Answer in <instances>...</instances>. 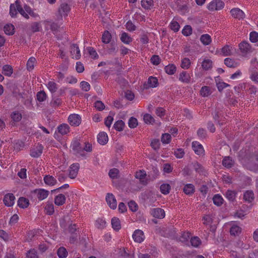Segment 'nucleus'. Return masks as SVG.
Listing matches in <instances>:
<instances>
[{
    "instance_id": "nucleus-62",
    "label": "nucleus",
    "mask_w": 258,
    "mask_h": 258,
    "mask_svg": "<svg viewBox=\"0 0 258 258\" xmlns=\"http://www.w3.org/2000/svg\"><path fill=\"white\" fill-rule=\"evenodd\" d=\"M249 39L251 42L255 43L258 41V33L253 31L249 34Z\"/></svg>"
},
{
    "instance_id": "nucleus-51",
    "label": "nucleus",
    "mask_w": 258,
    "mask_h": 258,
    "mask_svg": "<svg viewBox=\"0 0 258 258\" xmlns=\"http://www.w3.org/2000/svg\"><path fill=\"white\" fill-rule=\"evenodd\" d=\"M68 252L66 249L63 247H61L57 250V255L59 258H65L67 257Z\"/></svg>"
},
{
    "instance_id": "nucleus-37",
    "label": "nucleus",
    "mask_w": 258,
    "mask_h": 258,
    "mask_svg": "<svg viewBox=\"0 0 258 258\" xmlns=\"http://www.w3.org/2000/svg\"><path fill=\"white\" fill-rule=\"evenodd\" d=\"M176 71V67L174 64H169L165 67V72L169 75H173Z\"/></svg>"
},
{
    "instance_id": "nucleus-8",
    "label": "nucleus",
    "mask_w": 258,
    "mask_h": 258,
    "mask_svg": "<svg viewBox=\"0 0 258 258\" xmlns=\"http://www.w3.org/2000/svg\"><path fill=\"white\" fill-rule=\"evenodd\" d=\"M71 147L76 154L82 155L83 151V148L81 147L80 141L77 139H74L71 144Z\"/></svg>"
},
{
    "instance_id": "nucleus-11",
    "label": "nucleus",
    "mask_w": 258,
    "mask_h": 258,
    "mask_svg": "<svg viewBox=\"0 0 258 258\" xmlns=\"http://www.w3.org/2000/svg\"><path fill=\"white\" fill-rule=\"evenodd\" d=\"M106 201L110 208L115 209L117 206L116 200L112 194L108 193L106 196Z\"/></svg>"
},
{
    "instance_id": "nucleus-28",
    "label": "nucleus",
    "mask_w": 258,
    "mask_h": 258,
    "mask_svg": "<svg viewBox=\"0 0 258 258\" xmlns=\"http://www.w3.org/2000/svg\"><path fill=\"white\" fill-rule=\"evenodd\" d=\"M241 231V228L235 223L231 224V227L230 229V234L232 235H238Z\"/></svg>"
},
{
    "instance_id": "nucleus-63",
    "label": "nucleus",
    "mask_w": 258,
    "mask_h": 258,
    "mask_svg": "<svg viewBox=\"0 0 258 258\" xmlns=\"http://www.w3.org/2000/svg\"><path fill=\"white\" fill-rule=\"evenodd\" d=\"M46 98V94L44 91H40L37 94V99L39 102L44 101Z\"/></svg>"
},
{
    "instance_id": "nucleus-61",
    "label": "nucleus",
    "mask_w": 258,
    "mask_h": 258,
    "mask_svg": "<svg viewBox=\"0 0 258 258\" xmlns=\"http://www.w3.org/2000/svg\"><path fill=\"white\" fill-rule=\"evenodd\" d=\"M250 80L256 84H258V72L251 71L249 76Z\"/></svg>"
},
{
    "instance_id": "nucleus-40",
    "label": "nucleus",
    "mask_w": 258,
    "mask_h": 258,
    "mask_svg": "<svg viewBox=\"0 0 258 258\" xmlns=\"http://www.w3.org/2000/svg\"><path fill=\"white\" fill-rule=\"evenodd\" d=\"M111 225L112 228L115 230H118L120 229L121 226L118 218L113 217L111 220Z\"/></svg>"
},
{
    "instance_id": "nucleus-18",
    "label": "nucleus",
    "mask_w": 258,
    "mask_h": 258,
    "mask_svg": "<svg viewBox=\"0 0 258 258\" xmlns=\"http://www.w3.org/2000/svg\"><path fill=\"white\" fill-rule=\"evenodd\" d=\"M37 198L39 201L45 199L49 195V191L44 189L40 188L35 191Z\"/></svg>"
},
{
    "instance_id": "nucleus-20",
    "label": "nucleus",
    "mask_w": 258,
    "mask_h": 258,
    "mask_svg": "<svg viewBox=\"0 0 258 258\" xmlns=\"http://www.w3.org/2000/svg\"><path fill=\"white\" fill-rule=\"evenodd\" d=\"M244 201L248 203H251L254 199V193L251 190H247L243 194Z\"/></svg>"
},
{
    "instance_id": "nucleus-29",
    "label": "nucleus",
    "mask_w": 258,
    "mask_h": 258,
    "mask_svg": "<svg viewBox=\"0 0 258 258\" xmlns=\"http://www.w3.org/2000/svg\"><path fill=\"white\" fill-rule=\"evenodd\" d=\"M44 181L45 183L49 186H53L55 185L57 181L52 176L46 175L44 177Z\"/></svg>"
},
{
    "instance_id": "nucleus-33",
    "label": "nucleus",
    "mask_w": 258,
    "mask_h": 258,
    "mask_svg": "<svg viewBox=\"0 0 258 258\" xmlns=\"http://www.w3.org/2000/svg\"><path fill=\"white\" fill-rule=\"evenodd\" d=\"M183 191L186 195H191L195 191V186L192 184H186L184 188Z\"/></svg>"
},
{
    "instance_id": "nucleus-17",
    "label": "nucleus",
    "mask_w": 258,
    "mask_h": 258,
    "mask_svg": "<svg viewBox=\"0 0 258 258\" xmlns=\"http://www.w3.org/2000/svg\"><path fill=\"white\" fill-rule=\"evenodd\" d=\"M221 52L224 56L232 55L236 52V49L229 45H225L221 49Z\"/></svg>"
},
{
    "instance_id": "nucleus-25",
    "label": "nucleus",
    "mask_w": 258,
    "mask_h": 258,
    "mask_svg": "<svg viewBox=\"0 0 258 258\" xmlns=\"http://www.w3.org/2000/svg\"><path fill=\"white\" fill-rule=\"evenodd\" d=\"M58 132L62 135L67 134L70 132V126L66 123H63L57 127Z\"/></svg>"
},
{
    "instance_id": "nucleus-27",
    "label": "nucleus",
    "mask_w": 258,
    "mask_h": 258,
    "mask_svg": "<svg viewBox=\"0 0 258 258\" xmlns=\"http://www.w3.org/2000/svg\"><path fill=\"white\" fill-rule=\"evenodd\" d=\"M158 85V79L156 77H150L148 80L147 82V86L146 87L147 88H155Z\"/></svg>"
},
{
    "instance_id": "nucleus-42",
    "label": "nucleus",
    "mask_w": 258,
    "mask_h": 258,
    "mask_svg": "<svg viewBox=\"0 0 258 258\" xmlns=\"http://www.w3.org/2000/svg\"><path fill=\"white\" fill-rule=\"evenodd\" d=\"M111 39V35L108 31H105L102 36V41L104 43L108 44Z\"/></svg>"
},
{
    "instance_id": "nucleus-48",
    "label": "nucleus",
    "mask_w": 258,
    "mask_h": 258,
    "mask_svg": "<svg viewBox=\"0 0 258 258\" xmlns=\"http://www.w3.org/2000/svg\"><path fill=\"white\" fill-rule=\"evenodd\" d=\"M201 95L203 97H207L211 94L210 88L208 86H204L202 87L200 91Z\"/></svg>"
},
{
    "instance_id": "nucleus-44",
    "label": "nucleus",
    "mask_w": 258,
    "mask_h": 258,
    "mask_svg": "<svg viewBox=\"0 0 258 258\" xmlns=\"http://www.w3.org/2000/svg\"><path fill=\"white\" fill-rule=\"evenodd\" d=\"M171 187L169 184L163 183L160 186V191L162 194L167 195L169 193Z\"/></svg>"
},
{
    "instance_id": "nucleus-4",
    "label": "nucleus",
    "mask_w": 258,
    "mask_h": 258,
    "mask_svg": "<svg viewBox=\"0 0 258 258\" xmlns=\"http://www.w3.org/2000/svg\"><path fill=\"white\" fill-rule=\"evenodd\" d=\"M71 10L70 6L67 3H64L60 4L58 9V14L59 16L62 18L66 17L68 16Z\"/></svg>"
},
{
    "instance_id": "nucleus-22",
    "label": "nucleus",
    "mask_w": 258,
    "mask_h": 258,
    "mask_svg": "<svg viewBox=\"0 0 258 258\" xmlns=\"http://www.w3.org/2000/svg\"><path fill=\"white\" fill-rule=\"evenodd\" d=\"M97 141L100 144L105 145L108 141L107 134L105 132L100 133L97 136Z\"/></svg>"
},
{
    "instance_id": "nucleus-54",
    "label": "nucleus",
    "mask_w": 258,
    "mask_h": 258,
    "mask_svg": "<svg viewBox=\"0 0 258 258\" xmlns=\"http://www.w3.org/2000/svg\"><path fill=\"white\" fill-rule=\"evenodd\" d=\"M108 174L111 178H117L119 174V170L116 168H112L109 170Z\"/></svg>"
},
{
    "instance_id": "nucleus-36",
    "label": "nucleus",
    "mask_w": 258,
    "mask_h": 258,
    "mask_svg": "<svg viewBox=\"0 0 258 258\" xmlns=\"http://www.w3.org/2000/svg\"><path fill=\"white\" fill-rule=\"evenodd\" d=\"M191 61L188 58L184 57L181 59L180 67L181 68L187 70L189 68Z\"/></svg>"
},
{
    "instance_id": "nucleus-3",
    "label": "nucleus",
    "mask_w": 258,
    "mask_h": 258,
    "mask_svg": "<svg viewBox=\"0 0 258 258\" xmlns=\"http://www.w3.org/2000/svg\"><path fill=\"white\" fill-rule=\"evenodd\" d=\"M239 49L243 56H246L253 51L251 45L246 41H243L239 44Z\"/></svg>"
},
{
    "instance_id": "nucleus-58",
    "label": "nucleus",
    "mask_w": 258,
    "mask_h": 258,
    "mask_svg": "<svg viewBox=\"0 0 258 258\" xmlns=\"http://www.w3.org/2000/svg\"><path fill=\"white\" fill-rule=\"evenodd\" d=\"M203 221L205 225H210L213 222V217L210 215H206L203 218Z\"/></svg>"
},
{
    "instance_id": "nucleus-6",
    "label": "nucleus",
    "mask_w": 258,
    "mask_h": 258,
    "mask_svg": "<svg viewBox=\"0 0 258 258\" xmlns=\"http://www.w3.org/2000/svg\"><path fill=\"white\" fill-rule=\"evenodd\" d=\"M68 121L72 126H77L81 122V117L77 114H72L68 117Z\"/></svg>"
},
{
    "instance_id": "nucleus-31",
    "label": "nucleus",
    "mask_w": 258,
    "mask_h": 258,
    "mask_svg": "<svg viewBox=\"0 0 258 258\" xmlns=\"http://www.w3.org/2000/svg\"><path fill=\"white\" fill-rule=\"evenodd\" d=\"M200 41L204 45H208L212 42V39L209 34H206L201 35Z\"/></svg>"
},
{
    "instance_id": "nucleus-57",
    "label": "nucleus",
    "mask_w": 258,
    "mask_h": 258,
    "mask_svg": "<svg viewBox=\"0 0 258 258\" xmlns=\"http://www.w3.org/2000/svg\"><path fill=\"white\" fill-rule=\"evenodd\" d=\"M171 141V135L169 134L165 133L162 135L161 141L163 144H168Z\"/></svg>"
},
{
    "instance_id": "nucleus-47",
    "label": "nucleus",
    "mask_w": 258,
    "mask_h": 258,
    "mask_svg": "<svg viewBox=\"0 0 258 258\" xmlns=\"http://www.w3.org/2000/svg\"><path fill=\"white\" fill-rule=\"evenodd\" d=\"M142 6L146 9H150L153 6V0H142L141 1Z\"/></svg>"
},
{
    "instance_id": "nucleus-59",
    "label": "nucleus",
    "mask_w": 258,
    "mask_h": 258,
    "mask_svg": "<svg viewBox=\"0 0 258 258\" xmlns=\"http://www.w3.org/2000/svg\"><path fill=\"white\" fill-rule=\"evenodd\" d=\"M80 87L84 91L87 92L90 89V85L89 83L86 81H82L80 83Z\"/></svg>"
},
{
    "instance_id": "nucleus-10",
    "label": "nucleus",
    "mask_w": 258,
    "mask_h": 258,
    "mask_svg": "<svg viewBox=\"0 0 258 258\" xmlns=\"http://www.w3.org/2000/svg\"><path fill=\"white\" fill-rule=\"evenodd\" d=\"M43 150V147L41 144H38L35 147L30 150V156L34 158H38L41 156Z\"/></svg>"
},
{
    "instance_id": "nucleus-14",
    "label": "nucleus",
    "mask_w": 258,
    "mask_h": 258,
    "mask_svg": "<svg viewBox=\"0 0 258 258\" xmlns=\"http://www.w3.org/2000/svg\"><path fill=\"white\" fill-rule=\"evenodd\" d=\"M71 54L73 58L79 59L80 58L81 52L78 45L74 44L71 45Z\"/></svg>"
},
{
    "instance_id": "nucleus-35",
    "label": "nucleus",
    "mask_w": 258,
    "mask_h": 258,
    "mask_svg": "<svg viewBox=\"0 0 258 258\" xmlns=\"http://www.w3.org/2000/svg\"><path fill=\"white\" fill-rule=\"evenodd\" d=\"M226 198L230 201L235 200L236 196V192L234 190H228L225 194Z\"/></svg>"
},
{
    "instance_id": "nucleus-2",
    "label": "nucleus",
    "mask_w": 258,
    "mask_h": 258,
    "mask_svg": "<svg viewBox=\"0 0 258 258\" xmlns=\"http://www.w3.org/2000/svg\"><path fill=\"white\" fill-rule=\"evenodd\" d=\"M225 6L224 3L221 0H214L210 2L207 6L209 11H219L222 10Z\"/></svg>"
},
{
    "instance_id": "nucleus-24",
    "label": "nucleus",
    "mask_w": 258,
    "mask_h": 258,
    "mask_svg": "<svg viewBox=\"0 0 258 258\" xmlns=\"http://www.w3.org/2000/svg\"><path fill=\"white\" fill-rule=\"evenodd\" d=\"M120 39L121 42L125 44H129L133 41V38L126 32H122L120 34Z\"/></svg>"
},
{
    "instance_id": "nucleus-34",
    "label": "nucleus",
    "mask_w": 258,
    "mask_h": 258,
    "mask_svg": "<svg viewBox=\"0 0 258 258\" xmlns=\"http://www.w3.org/2000/svg\"><path fill=\"white\" fill-rule=\"evenodd\" d=\"M11 118L14 122L20 121L22 119V114L18 111H15L11 114Z\"/></svg>"
},
{
    "instance_id": "nucleus-41",
    "label": "nucleus",
    "mask_w": 258,
    "mask_h": 258,
    "mask_svg": "<svg viewBox=\"0 0 258 258\" xmlns=\"http://www.w3.org/2000/svg\"><path fill=\"white\" fill-rule=\"evenodd\" d=\"M95 226L100 229H102L106 227V222L103 218H98L95 222Z\"/></svg>"
},
{
    "instance_id": "nucleus-32",
    "label": "nucleus",
    "mask_w": 258,
    "mask_h": 258,
    "mask_svg": "<svg viewBox=\"0 0 258 258\" xmlns=\"http://www.w3.org/2000/svg\"><path fill=\"white\" fill-rule=\"evenodd\" d=\"M29 204V201L26 198L21 197L20 198L18 201V206L22 208H27Z\"/></svg>"
},
{
    "instance_id": "nucleus-9",
    "label": "nucleus",
    "mask_w": 258,
    "mask_h": 258,
    "mask_svg": "<svg viewBox=\"0 0 258 258\" xmlns=\"http://www.w3.org/2000/svg\"><path fill=\"white\" fill-rule=\"evenodd\" d=\"M192 148L197 155L200 156H203L204 155L205 150L202 145L199 142L197 141L192 142Z\"/></svg>"
},
{
    "instance_id": "nucleus-16",
    "label": "nucleus",
    "mask_w": 258,
    "mask_h": 258,
    "mask_svg": "<svg viewBox=\"0 0 258 258\" xmlns=\"http://www.w3.org/2000/svg\"><path fill=\"white\" fill-rule=\"evenodd\" d=\"M15 197L13 194H8L5 195L4 202L6 206L11 207L15 203Z\"/></svg>"
},
{
    "instance_id": "nucleus-19",
    "label": "nucleus",
    "mask_w": 258,
    "mask_h": 258,
    "mask_svg": "<svg viewBox=\"0 0 258 258\" xmlns=\"http://www.w3.org/2000/svg\"><path fill=\"white\" fill-rule=\"evenodd\" d=\"M44 212L48 215H52L54 213V205L52 201H48L44 207Z\"/></svg>"
},
{
    "instance_id": "nucleus-38",
    "label": "nucleus",
    "mask_w": 258,
    "mask_h": 258,
    "mask_svg": "<svg viewBox=\"0 0 258 258\" xmlns=\"http://www.w3.org/2000/svg\"><path fill=\"white\" fill-rule=\"evenodd\" d=\"M234 162L230 157H225L222 160V164L226 168H230L233 165Z\"/></svg>"
},
{
    "instance_id": "nucleus-5",
    "label": "nucleus",
    "mask_w": 258,
    "mask_h": 258,
    "mask_svg": "<svg viewBox=\"0 0 258 258\" xmlns=\"http://www.w3.org/2000/svg\"><path fill=\"white\" fill-rule=\"evenodd\" d=\"M230 13L232 17L234 19L242 20L245 17V15L243 11L238 8H234L230 10Z\"/></svg>"
},
{
    "instance_id": "nucleus-12",
    "label": "nucleus",
    "mask_w": 258,
    "mask_h": 258,
    "mask_svg": "<svg viewBox=\"0 0 258 258\" xmlns=\"http://www.w3.org/2000/svg\"><path fill=\"white\" fill-rule=\"evenodd\" d=\"M80 168L79 164L78 163H74L70 167L69 169V177L72 179L75 178L78 173Z\"/></svg>"
},
{
    "instance_id": "nucleus-46",
    "label": "nucleus",
    "mask_w": 258,
    "mask_h": 258,
    "mask_svg": "<svg viewBox=\"0 0 258 258\" xmlns=\"http://www.w3.org/2000/svg\"><path fill=\"white\" fill-rule=\"evenodd\" d=\"M3 73L5 75L7 76H10L13 74V69L10 65H5L3 67Z\"/></svg>"
},
{
    "instance_id": "nucleus-56",
    "label": "nucleus",
    "mask_w": 258,
    "mask_h": 258,
    "mask_svg": "<svg viewBox=\"0 0 258 258\" xmlns=\"http://www.w3.org/2000/svg\"><path fill=\"white\" fill-rule=\"evenodd\" d=\"M61 104V100L59 98H54L50 102V105L53 107H57Z\"/></svg>"
},
{
    "instance_id": "nucleus-64",
    "label": "nucleus",
    "mask_w": 258,
    "mask_h": 258,
    "mask_svg": "<svg viewBox=\"0 0 258 258\" xmlns=\"http://www.w3.org/2000/svg\"><path fill=\"white\" fill-rule=\"evenodd\" d=\"M27 258H38L36 250L34 249H30L27 253Z\"/></svg>"
},
{
    "instance_id": "nucleus-55",
    "label": "nucleus",
    "mask_w": 258,
    "mask_h": 258,
    "mask_svg": "<svg viewBox=\"0 0 258 258\" xmlns=\"http://www.w3.org/2000/svg\"><path fill=\"white\" fill-rule=\"evenodd\" d=\"M145 123L148 124H152L154 122V119L153 116L149 114H146L143 117Z\"/></svg>"
},
{
    "instance_id": "nucleus-7",
    "label": "nucleus",
    "mask_w": 258,
    "mask_h": 258,
    "mask_svg": "<svg viewBox=\"0 0 258 258\" xmlns=\"http://www.w3.org/2000/svg\"><path fill=\"white\" fill-rule=\"evenodd\" d=\"M132 237L136 242L139 243L142 242L145 238L143 231L140 229L136 230L134 232Z\"/></svg>"
},
{
    "instance_id": "nucleus-26",
    "label": "nucleus",
    "mask_w": 258,
    "mask_h": 258,
    "mask_svg": "<svg viewBox=\"0 0 258 258\" xmlns=\"http://www.w3.org/2000/svg\"><path fill=\"white\" fill-rule=\"evenodd\" d=\"M203 70L208 71L212 69L213 66L212 61L209 58H205L201 62Z\"/></svg>"
},
{
    "instance_id": "nucleus-15",
    "label": "nucleus",
    "mask_w": 258,
    "mask_h": 258,
    "mask_svg": "<svg viewBox=\"0 0 258 258\" xmlns=\"http://www.w3.org/2000/svg\"><path fill=\"white\" fill-rule=\"evenodd\" d=\"M151 214L154 217L158 219L163 218L165 215L164 210L160 208H154L152 209Z\"/></svg>"
},
{
    "instance_id": "nucleus-49",
    "label": "nucleus",
    "mask_w": 258,
    "mask_h": 258,
    "mask_svg": "<svg viewBox=\"0 0 258 258\" xmlns=\"http://www.w3.org/2000/svg\"><path fill=\"white\" fill-rule=\"evenodd\" d=\"M124 126V122L121 120H119L115 122L113 127L116 131H121L123 130Z\"/></svg>"
},
{
    "instance_id": "nucleus-45",
    "label": "nucleus",
    "mask_w": 258,
    "mask_h": 258,
    "mask_svg": "<svg viewBox=\"0 0 258 258\" xmlns=\"http://www.w3.org/2000/svg\"><path fill=\"white\" fill-rule=\"evenodd\" d=\"M190 242L191 245L195 247H198L201 244V239L197 236L191 237Z\"/></svg>"
},
{
    "instance_id": "nucleus-30",
    "label": "nucleus",
    "mask_w": 258,
    "mask_h": 258,
    "mask_svg": "<svg viewBox=\"0 0 258 258\" xmlns=\"http://www.w3.org/2000/svg\"><path fill=\"white\" fill-rule=\"evenodd\" d=\"M46 86L51 93H55L58 89V85L53 81H49L46 84Z\"/></svg>"
},
{
    "instance_id": "nucleus-43",
    "label": "nucleus",
    "mask_w": 258,
    "mask_h": 258,
    "mask_svg": "<svg viewBox=\"0 0 258 258\" xmlns=\"http://www.w3.org/2000/svg\"><path fill=\"white\" fill-rule=\"evenodd\" d=\"M213 201L215 205L220 206L223 204L224 200L221 196L219 194H217L214 196Z\"/></svg>"
},
{
    "instance_id": "nucleus-13",
    "label": "nucleus",
    "mask_w": 258,
    "mask_h": 258,
    "mask_svg": "<svg viewBox=\"0 0 258 258\" xmlns=\"http://www.w3.org/2000/svg\"><path fill=\"white\" fill-rule=\"evenodd\" d=\"M21 7L20 2L17 0L14 4H12L10 7V15L12 17H15L18 12H19V8Z\"/></svg>"
},
{
    "instance_id": "nucleus-1",
    "label": "nucleus",
    "mask_w": 258,
    "mask_h": 258,
    "mask_svg": "<svg viewBox=\"0 0 258 258\" xmlns=\"http://www.w3.org/2000/svg\"><path fill=\"white\" fill-rule=\"evenodd\" d=\"M174 8L180 14L183 15L188 11L186 0H174Z\"/></svg>"
},
{
    "instance_id": "nucleus-52",
    "label": "nucleus",
    "mask_w": 258,
    "mask_h": 258,
    "mask_svg": "<svg viewBox=\"0 0 258 258\" xmlns=\"http://www.w3.org/2000/svg\"><path fill=\"white\" fill-rule=\"evenodd\" d=\"M225 64L229 68H234L236 66V63L230 58H226L224 60Z\"/></svg>"
},
{
    "instance_id": "nucleus-23",
    "label": "nucleus",
    "mask_w": 258,
    "mask_h": 258,
    "mask_svg": "<svg viewBox=\"0 0 258 258\" xmlns=\"http://www.w3.org/2000/svg\"><path fill=\"white\" fill-rule=\"evenodd\" d=\"M178 79L182 83H188L190 81V76L186 72L183 71L180 73Z\"/></svg>"
},
{
    "instance_id": "nucleus-60",
    "label": "nucleus",
    "mask_w": 258,
    "mask_h": 258,
    "mask_svg": "<svg viewBox=\"0 0 258 258\" xmlns=\"http://www.w3.org/2000/svg\"><path fill=\"white\" fill-rule=\"evenodd\" d=\"M192 33L191 27L189 25L185 26L182 30V33L183 35L187 36Z\"/></svg>"
},
{
    "instance_id": "nucleus-50",
    "label": "nucleus",
    "mask_w": 258,
    "mask_h": 258,
    "mask_svg": "<svg viewBox=\"0 0 258 258\" xmlns=\"http://www.w3.org/2000/svg\"><path fill=\"white\" fill-rule=\"evenodd\" d=\"M35 61V57H31L29 58L27 63V68L28 71H30L33 69Z\"/></svg>"
},
{
    "instance_id": "nucleus-21",
    "label": "nucleus",
    "mask_w": 258,
    "mask_h": 258,
    "mask_svg": "<svg viewBox=\"0 0 258 258\" xmlns=\"http://www.w3.org/2000/svg\"><path fill=\"white\" fill-rule=\"evenodd\" d=\"M66 201V198L65 196L62 194H59L56 196L54 199L55 205L58 206L63 205L65 203Z\"/></svg>"
},
{
    "instance_id": "nucleus-39",
    "label": "nucleus",
    "mask_w": 258,
    "mask_h": 258,
    "mask_svg": "<svg viewBox=\"0 0 258 258\" xmlns=\"http://www.w3.org/2000/svg\"><path fill=\"white\" fill-rule=\"evenodd\" d=\"M14 26L12 24H7L4 26V30L5 33L9 35H12L14 33Z\"/></svg>"
},
{
    "instance_id": "nucleus-53",
    "label": "nucleus",
    "mask_w": 258,
    "mask_h": 258,
    "mask_svg": "<svg viewBox=\"0 0 258 258\" xmlns=\"http://www.w3.org/2000/svg\"><path fill=\"white\" fill-rule=\"evenodd\" d=\"M170 27L171 29L175 32L178 31L180 28V25L178 23L174 20H172L171 22Z\"/></svg>"
}]
</instances>
